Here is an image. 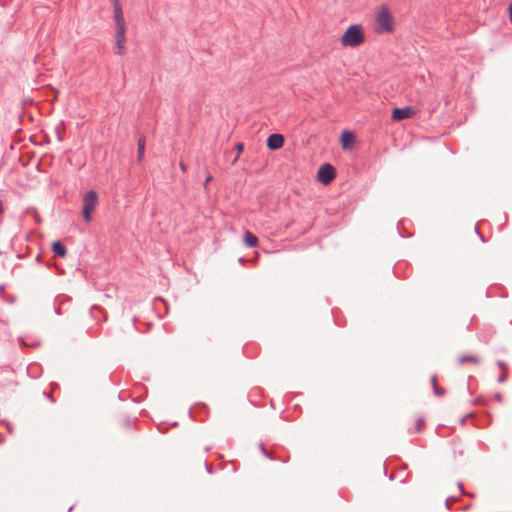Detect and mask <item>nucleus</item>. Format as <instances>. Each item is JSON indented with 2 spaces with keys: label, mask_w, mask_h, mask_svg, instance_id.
I'll use <instances>...</instances> for the list:
<instances>
[{
  "label": "nucleus",
  "mask_w": 512,
  "mask_h": 512,
  "mask_svg": "<svg viewBox=\"0 0 512 512\" xmlns=\"http://www.w3.org/2000/svg\"><path fill=\"white\" fill-rule=\"evenodd\" d=\"M145 152V138L140 137L137 142V161L141 162L144 158Z\"/></svg>",
  "instance_id": "nucleus-10"
},
{
  "label": "nucleus",
  "mask_w": 512,
  "mask_h": 512,
  "mask_svg": "<svg viewBox=\"0 0 512 512\" xmlns=\"http://www.w3.org/2000/svg\"><path fill=\"white\" fill-rule=\"evenodd\" d=\"M284 145V137L281 134H271L267 138V147L270 150H277L283 147Z\"/></svg>",
  "instance_id": "nucleus-7"
},
{
  "label": "nucleus",
  "mask_w": 512,
  "mask_h": 512,
  "mask_svg": "<svg viewBox=\"0 0 512 512\" xmlns=\"http://www.w3.org/2000/svg\"><path fill=\"white\" fill-rule=\"evenodd\" d=\"M126 30L115 31V44L116 51L115 53L118 55H123L125 53V42H126Z\"/></svg>",
  "instance_id": "nucleus-6"
},
{
  "label": "nucleus",
  "mask_w": 512,
  "mask_h": 512,
  "mask_svg": "<svg viewBox=\"0 0 512 512\" xmlns=\"http://www.w3.org/2000/svg\"><path fill=\"white\" fill-rule=\"evenodd\" d=\"M205 467H206V470L208 473H212V470H211L210 466H208L207 463H205Z\"/></svg>",
  "instance_id": "nucleus-26"
},
{
  "label": "nucleus",
  "mask_w": 512,
  "mask_h": 512,
  "mask_svg": "<svg viewBox=\"0 0 512 512\" xmlns=\"http://www.w3.org/2000/svg\"><path fill=\"white\" fill-rule=\"evenodd\" d=\"M459 363L462 365L466 363L478 364L480 363V359L478 356L475 355H462L459 357Z\"/></svg>",
  "instance_id": "nucleus-11"
},
{
  "label": "nucleus",
  "mask_w": 512,
  "mask_h": 512,
  "mask_svg": "<svg viewBox=\"0 0 512 512\" xmlns=\"http://www.w3.org/2000/svg\"><path fill=\"white\" fill-rule=\"evenodd\" d=\"M431 383L433 385V388L435 387V385H437V376L436 375H433L431 377Z\"/></svg>",
  "instance_id": "nucleus-22"
},
{
  "label": "nucleus",
  "mask_w": 512,
  "mask_h": 512,
  "mask_svg": "<svg viewBox=\"0 0 512 512\" xmlns=\"http://www.w3.org/2000/svg\"><path fill=\"white\" fill-rule=\"evenodd\" d=\"M336 172L331 164H323L317 173L319 181L323 184H329L335 178Z\"/></svg>",
  "instance_id": "nucleus-4"
},
{
  "label": "nucleus",
  "mask_w": 512,
  "mask_h": 512,
  "mask_svg": "<svg viewBox=\"0 0 512 512\" xmlns=\"http://www.w3.org/2000/svg\"><path fill=\"white\" fill-rule=\"evenodd\" d=\"M414 112V109L409 106L402 108H394L391 117L393 120H403L410 118L414 114Z\"/></svg>",
  "instance_id": "nucleus-5"
},
{
  "label": "nucleus",
  "mask_w": 512,
  "mask_h": 512,
  "mask_svg": "<svg viewBox=\"0 0 512 512\" xmlns=\"http://www.w3.org/2000/svg\"><path fill=\"white\" fill-rule=\"evenodd\" d=\"M180 168L182 171H186V165L184 163H180Z\"/></svg>",
  "instance_id": "nucleus-25"
},
{
  "label": "nucleus",
  "mask_w": 512,
  "mask_h": 512,
  "mask_svg": "<svg viewBox=\"0 0 512 512\" xmlns=\"http://www.w3.org/2000/svg\"><path fill=\"white\" fill-rule=\"evenodd\" d=\"M495 399L498 401V402H501L502 401V395L500 393H497L495 395Z\"/></svg>",
  "instance_id": "nucleus-23"
},
{
  "label": "nucleus",
  "mask_w": 512,
  "mask_h": 512,
  "mask_svg": "<svg viewBox=\"0 0 512 512\" xmlns=\"http://www.w3.org/2000/svg\"><path fill=\"white\" fill-rule=\"evenodd\" d=\"M114 21L116 24V31L126 30V23L123 15H114Z\"/></svg>",
  "instance_id": "nucleus-12"
},
{
  "label": "nucleus",
  "mask_w": 512,
  "mask_h": 512,
  "mask_svg": "<svg viewBox=\"0 0 512 512\" xmlns=\"http://www.w3.org/2000/svg\"><path fill=\"white\" fill-rule=\"evenodd\" d=\"M475 231H476V233L480 236L481 241H482V242H484L485 240H484L483 236L479 233V231H478V228H477V227H475Z\"/></svg>",
  "instance_id": "nucleus-24"
},
{
  "label": "nucleus",
  "mask_w": 512,
  "mask_h": 512,
  "mask_svg": "<svg viewBox=\"0 0 512 512\" xmlns=\"http://www.w3.org/2000/svg\"><path fill=\"white\" fill-rule=\"evenodd\" d=\"M52 251L56 256H59L61 258L65 257L67 254V249L61 241L53 242Z\"/></svg>",
  "instance_id": "nucleus-8"
},
{
  "label": "nucleus",
  "mask_w": 512,
  "mask_h": 512,
  "mask_svg": "<svg viewBox=\"0 0 512 512\" xmlns=\"http://www.w3.org/2000/svg\"><path fill=\"white\" fill-rule=\"evenodd\" d=\"M375 22L376 32L379 34L389 33L394 30L393 18L385 5L381 6L380 10L376 13Z\"/></svg>",
  "instance_id": "nucleus-2"
},
{
  "label": "nucleus",
  "mask_w": 512,
  "mask_h": 512,
  "mask_svg": "<svg viewBox=\"0 0 512 512\" xmlns=\"http://www.w3.org/2000/svg\"><path fill=\"white\" fill-rule=\"evenodd\" d=\"M458 488L462 491L463 490V484L461 482H458Z\"/></svg>",
  "instance_id": "nucleus-30"
},
{
  "label": "nucleus",
  "mask_w": 512,
  "mask_h": 512,
  "mask_svg": "<svg viewBox=\"0 0 512 512\" xmlns=\"http://www.w3.org/2000/svg\"><path fill=\"white\" fill-rule=\"evenodd\" d=\"M423 424H424V418L422 416L418 417L417 421H416V425H415V431L420 432Z\"/></svg>",
  "instance_id": "nucleus-15"
},
{
  "label": "nucleus",
  "mask_w": 512,
  "mask_h": 512,
  "mask_svg": "<svg viewBox=\"0 0 512 512\" xmlns=\"http://www.w3.org/2000/svg\"><path fill=\"white\" fill-rule=\"evenodd\" d=\"M455 501H457V498H455V497H448V498H446V500H445L446 508L450 509V505L452 504V502H455Z\"/></svg>",
  "instance_id": "nucleus-18"
},
{
  "label": "nucleus",
  "mask_w": 512,
  "mask_h": 512,
  "mask_svg": "<svg viewBox=\"0 0 512 512\" xmlns=\"http://www.w3.org/2000/svg\"><path fill=\"white\" fill-rule=\"evenodd\" d=\"M2 212H3V203H2V201L0 200V214H2Z\"/></svg>",
  "instance_id": "nucleus-29"
},
{
  "label": "nucleus",
  "mask_w": 512,
  "mask_h": 512,
  "mask_svg": "<svg viewBox=\"0 0 512 512\" xmlns=\"http://www.w3.org/2000/svg\"><path fill=\"white\" fill-rule=\"evenodd\" d=\"M507 379V374L506 373H502L499 377H498V382L499 383H503L505 382Z\"/></svg>",
  "instance_id": "nucleus-20"
},
{
  "label": "nucleus",
  "mask_w": 512,
  "mask_h": 512,
  "mask_svg": "<svg viewBox=\"0 0 512 512\" xmlns=\"http://www.w3.org/2000/svg\"><path fill=\"white\" fill-rule=\"evenodd\" d=\"M365 40L363 28L360 24L350 25L341 37V44L344 47H358Z\"/></svg>",
  "instance_id": "nucleus-1"
},
{
  "label": "nucleus",
  "mask_w": 512,
  "mask_h": 512,
  "mask_svg": "<svg viewBox=\"0 0 512 512\" xmlns=\"http://www.w3.org/2000/svg\"><path fill=\"white\" fill-rule=\"evenodd\" d=\"M235 148L237 150V153L240 154L243 151V149H244V145H243V143L239 142V143L236 144Z\"/></svg>",
  "instance_id": "nucleus-19"
},
{
  "label": "nucleus",
  "mask_w": 512,
  "mask_h": 512,
  "mask_svg": "<svg viewBox=\"0 0 512 512\" xmlns=\"http://www.w3.org/2000/svg\"><path fill=\"white\" fill-rule=\"evenodd\" d=\"M98 204V194L95 190H89L83 197V218L86 222H90L92 217L91 213Z\"/></svg>",
  "instance_id": "nucleus-3"
},
{
  "label": "nucleus",
  "mask_w": 512,
  "mask_h": 512,
  "mask_svg": "<svg viewBox=\"0 0 512 512\" xmlns=\"http://www.w3.org/2000/svg\"><path fill=\"white\" fill-rule=\"evenodd\" d=\"M497 365L498 367H500L501 369H506V364L502 361V360H498L497 361Z\"/></svg>",
  "instance_id": "nucleus-21"
},
{
  "label": "nucleus",
  "mask_w": 512,
  "mask_h": 512,
  "mask_svg": "<svg viewBox=\"0 0 512 512\" xmlns=\"http://www.w3.org/2000/svg\"><path fill=\"white\" fill-rule=\"evenodd\" d=\"M433 392L436 396H444L446 394V391L443 388H440L438 385H435L433 388Z\"/></svg>",
  "instance_id": "nucleus-16"
},
{
  "label": "nucleus",
  "mask_w": 512,
  "mask_h": 512,
  "mask_svg": "<svg viewBox=\"0 0 512 512\" xmlns=\"http://www.w3.org/2000/svg\"><path fill=\"white\" fill-rule=\"evenodd\" d=\"M47 395V398H49L52 402L54 401L53 397L51 396V394H46Z\"/></svg>",
  "instance_id": "nucleus-31"
},
{
  "label": "nucleus",
  "mask_w": 512,
  "mask_h": 512,
  "mask_svg": "<svg viewBox=\"0 0 512 512\" xmlns=\"http://www.w3.org/2000/svg\"><path fill=\"white\" fill-rule=\"evenodd\" d=\"M260 450H261L262 454H263L266 458H268V459H270V460H274V458L271 456V454L266 450V448H265V446H264V444H263V443H261V444H260Z\"/></svg>",
  "instance_id": "nucleus-17"
},
{
  "label": "nucleus",
  "mask_w": 512,
  "mask_h": 512,
  "mask_svg": "<svg viewBox=\"0 0 512 512\" xmlns=\"http://www.w3.org/2000/svg\"><path fill=\"white\" fill-rule=\"evenodd\" d=\"M509 12H510V14H509V18H510V20L512 21V5H511V6H510V8H509Z\"/></svg>",
  "instance_id": "nucleus-28"
},
{
  "label": "nucleus",
  "mask_w": 512,
  "mask_h": 512,
  "mask_svg": "<svg viewBox=\"0 0 512 512\" xmlns=\"http://www.w3.org/2000/svg\"><path fill=\"white\" fill-rule=\"evenodd\" d=\"M113 12L114 15H123L122 7L119 3V0H113Z\"/></svg>",
  "instance_id": "nucleus-14"
},
{
  "label": "nucleus",
  "mask_w": 512,
  "mask_h": 512,
  "mask_svg": "<svg viewBox=\"0 0 512 512\" xmlns=\"http://www.w3.org/2000/svg\"><path fill=\"white\" fill-rule=\"evenodd\" d=\"M353 140V134L349 131H344L341 136V142L343 148H346L349 143Z\"/></svg>",
  "instance_id": "nucleus-13"
},
{
  "label": "nucleus",
  "mask_w": 512,
  "mask_h": 512,
  "mask_svg": "<svg viewBox=\"0 0 512 512\" xmlns=\"http://www.w3.org/2000/svg\"><path fill=\"white\" fill-rule=\"evenodd\" d=\"M244 243L247 247H256L258 244V238L250 231H246L244 234Z\"/></svg>",
  "instance_id": "nucleus-9"
},
{
  "label": "nucleus",
  "mask_w": 512,
  "mask_h": 512,
  "mask_svg": "<svg viewBox=\"0 0 512 512\" xmlns=\"http://www.w3.org/2000/svg\"><path fill=\"white\" fill-rule=\"evenodd\" d=\"M211 179H212V177L210 175H208L206 178V181H205V185H207Z\"/></svg>",
  "instance_id": "nucleus-27"
}]
</instances>
